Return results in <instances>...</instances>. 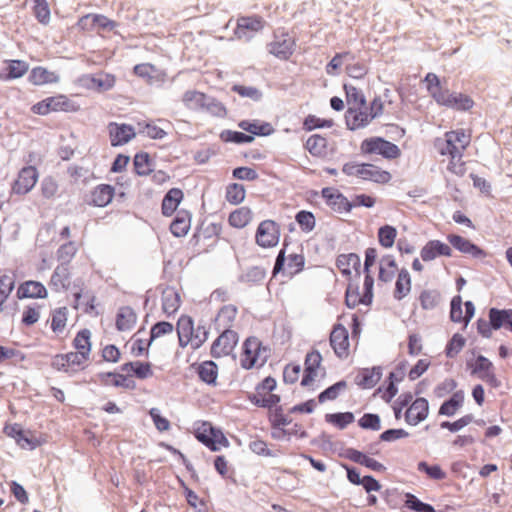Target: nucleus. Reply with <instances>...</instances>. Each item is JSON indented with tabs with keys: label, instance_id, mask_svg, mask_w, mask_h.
Masks as SVG:
<instances>
[{
	"label": "nucleus",
	"instance_id": "obj_1",
	"mask_svg": "<svg viewBox=\"0 0 512 512\" xmlns=\"http://www.w3.org/2000/svg\"><path fill=\"white\" fill-rule=\"evenodd\" d=\"M447 241L449 244L438 240L432 239L426 242L421 248L420 257L424 262H430L438 257H452L453 250L469 255L473 259L481 260L485 264H490L485 259L491 254L485 249L474 243L471 239L463 237L458 234H448Z\"/></svg>",
	"mask_w": 512,
	"mask_h": 512
},
{
	"label": "nucleus",
	"instance_id": "obj_2",
	"mask_svg": "<svg viewBox=\"0 0 512 512\" xmlns=\"http://www.w3.org/2000/svg\"><path fill=\"white\" fill-rule=\"evenodd\" d=\"M426 84V90L429 96L437 103V105L452 109L458 112H467L474 106V100L465 93L450 91L444 86L441 78L433 73L428 72L423 80Z\"/></svg>",
	"mask_w": 512,
	"mask_h": 512
},
{
	"label": "nucleus",
	"instance_id": "obj_3",
	"mask_svg": "<svg viewBox=\"0 0 512 512\" xmlns=\"http://www.w3.org/2000/svg\"><path fill=\"white\" fill-rule=\"evenodd\" d=\"M193 435L212 452H218L222 447L227 448L230 445L223 429L210 421H196L193 426Z\"/></svg>",
	"mask_w": 512,
	"mask_h": 512
},
{
	"label": "nucleus",
	"instance_id": "obj_4",
	"mask_svg": "<svg viewBox=\"0 0 512 512\" xmlns=\"http://www.w3.org/2000/svg\"><path fill=\"white\" fill-rule=\"evenodd\" d=\"M30 110L33 114L46 116L52 112L76 113L80 110V105L67 95L59 93L38 101Z\"/></svg>",
	"mask_w": 512,
	"mask_h": 512
},
{
	"label": "nucleus",
	"instance_id": "obj_5",
	"mask_svg": "<svg viewBox=\"0 0 512 512\" xmlns=\"http://www.w3.org/2000/svg\"><path fill=\"white\" fill-rule=\"evenodd\" d=\"M360 151L363 155H380L384 159H398L402 152L398 145L381 136L365 138L360 144Z\"/></svg>",
	"mask_w": 512,
	"mask_h": 512
},
{
	"label": "nucleus",
	"instance_id": "obj_6",
	"mask_svg": "<svg viewBox=\"0 0 512 512\" xmlns=\"http://www.w3.org/2000/svg\"><path fill=\"white\" fill-rule=\"evenodd\" d=\"M279 240L280 226L276 221L266 219L259 223L255 232V242L259 247L273 248L278 245Z\"/></svg>",
	"mask_w": 512,
	"mask_h": 512
},
{
	"label": "nucleus",
	"instance_id": "obj_7",
	"mask_svg": "<svg viewBox=\"0 0 512 512\" xmlns=\"http://www.w3.org/2000/svg\"><path fill=\"white\" fill-rule=\"evenodd\" d=\"M270 349L263 346L262 342L255 336L247 337L242 344L240 365L245 370H251L256 365L262 353Z\"/></svg>",
	"mask_w": 512,
	"mask_h": 512
},
{
	"label": "nucleus",
	"instance_id": "obj_8",
	"mask_svg": "<svg viewBox=\"0 0 512 512\" xmlns=\"http://www.w3.org/2000/svg\"><path fill=\"white\" fill-rule=\"evenodd\" d=\"M264 25V18L258 14L239 16L234 28V35L237 39L250 41L257 32L264 28Z\"/></svg>",
	"mask_w": 512,
	"mask_h": 512
},
{
	"label": "nucleus",
	"instance_id": "obj_9",
	"mask_svg": "<svg viewBox=\"0 0 512 512\" xmlns=\"http://www.w3.org/2000/svg\"><path fill=\"white\" fill-rule=\"evenodd\" d=\"M39 172L33 165H27L20 169L18 177L13 181L12 192L17 195L28 194L36 185Z\"/></svg>",
	"mask_w": 512,
	"mask_h": 512
},
{
	"label": "nucleus",
	"instance_id": "obj_10",
	"mask_svg": "<svg viewBox=\"0 0 512 512\" xmlns=\"http://www.w3.org/2000/svg\"><path fill=\"white\" fill-rule=\"evenodd\" d=\"M110 144L112 147H121L133 140L137 132L133 125L128 123L109 122L107 125Z\"/></svg>",
	"mask_w": 512,
	"mask_h": 512
},
{
	"label": "nucleus",
	"instance_id": "obj_11",
	"mask_svg": "<svg viewBox=\"0 0 512 512\" xmlns=\"http://www.w3.org/2000/svg\"><path fill=\"white\" fill-rule=\"evenodd\" d=\"M320 193L326 205L337 213H350L354 208L350 200L337 188L323 187Z\"/></svg>",
	"mask_w": 512,
	"mask_h": 512
},
{
	"label": "nucleus",
	"instance_id": "obj_12",
	"mask_svg": "<svg viewBox=\"0 0 512 512\" xmlns=\"http://www.w3.org/2000/svg\"><path fill=\"white\" fill-rule=\"evenodd\" d=\"M374 299V288L363 285L362 294L360 293L359 283L347 284L345 290V305L349 309H354L356 306L362 304L364 306H371Z\"/></svg>",
	"mask_w": 512,
	"mask_h": 512
},
{
	"label": "nucleus",
	"instance_id": "obj_13",
	"mask_svg": "<svg viewBox=\"0 0 512 512\" xmlns=\"http://www.w3.org/2000/svg\"><path fill=\"white\" fill-rule=\"evenodd\" d=\"M275 39L267 44V51L280 60H288L294 53L296 47V39L288 36L285 31L281 32L279 38L274 34Z\"/></svg>",
	"mask_w": 512,
	"mask_h": 512
},
{
	"label": "nucleus",
	"instance_id": "obj_14",
	"mask_svg": "<svg viewBox=\"0 0 512 512\" xmlns=\"http://www.w3.org/2000/svg\"><path fill=\"white\" fill-rule=\"evenodd\" d=\"M329 342L338 358L344 359L349 355V332L343 324H334L330 333Z\"/></svg>",
	"mask_w": 512,
	"mask_h": 512
},
{
	"label": "nucleus",
	"instance_id": "obj_15",
	"mask_svg": "<svg viewBox=\"0 0 512 512\" xmlns=\"http://www.w3.org/2000/svg\"><path fill=\"white\" fill-rule=\"evenodd\" d=\"M341 457L364 466L373 472L383 473L387 470L384 464L369 456L366 452L360 451L353 447L345 448L341 453Z\"/></svg>",
	"mask_w": 512,
	"mask_h": 512
},
{
	"label": "nucleus",
	"instance_id": "obj_16",
	"mask_svg": "<svg viewBox=\"0 0 512 512\" xmlns=\"http://www.w3.org/2000/svg\"><path fill=\"white\" fill-rule=\"evenodd\" d=\"M237 126L248 133L251 142L256 137H268L275 132V128L270 122L261 119H243L238 121Z\"/></svg>",
	"mask_w": 512,
	"mask_h": 512
},
{
	"label": "nucleus",
	"instance_id": "obj_17",
	"mask_svg": "<svg viewBox=\"0 0 512 512\" xmlns=\"http://www.w3.org/2000/svg\"><path fill=\"white\" fill-rule=\"evenodd\" d=\"M429 416V401L425 397H416L404 414L405 422L417 426Z\"/></svg>",
	"mask_w": 512,
	"mask_h": 512
},
{
	"label": "nucleus",
	"instance_id": "obj_18",
	"mask_svg": "<svg viewBox=\"0 0 512 512\" xmlns=\"http://www.w3.org/2000/svg\"><path fill=\"white\" fill-rule=\"evenodd\" d=\"M348 130L356 131L369 125L374 118L368 113V109L349 106L344 115Z\"/></svg>",
	"mask_w": 512,
	"mask_h": 512
},
{
	"label": "nucleus",
	"instance_id": "obj_19",
	"mask_svg": "<svg viewBox=\"0 0 512 512\" xmlns=\"http://www.w3.org/2000/svg\"><path fill=\"white\" fill-rule=\"evenodd\" d=\"M191 368L195 371L198 379L208 385L216 386L217 378L219 373L218 364L213 360H205L202 362H195L191 365Z\"/></svg>",
	"mask_w": 512,
	"mask_h": 512
},
{
	"label": "nucleus",
	"instance_id": "obj_20",
	"mask_svg": "<svg viewBox=\"0 0 512 512\" xmlns=\"http://www.w3.org/2000/svg\"><path fill=\"white\" fill-rule=\"evenodd\" d=\"M382 375L381 366L359 368L354 383L361 389H372L381 380Z\"/></svg>",
	"mask_w": 512,
	"mask_h": 512
},
{
	"label": "nucleus",
	"instance_id": "obj_21",
	"mask_svg": "<svg viewBox=\"0 0 512 512\" xmlns=\"http://www.w3.org/2000/svg\"><path fill=\"white\" fill-rule=\"evenodd\" d=\"M16 297L19 300L22 299H45L48 297V291L44 284L36 280H27L17 288Z\"/></svg>",
	"mask_w": 512,
	"mask_h": 512
},
{
	"label": "nucleus",
	"instance_id": "obj_22",
	"mask_svg": "<svg viewBox=\"0 0 512 512\" xmlns=\"http://www.w3.org/2000/svg\"><path fill=\"white\" fill-rule=\"evenodd\" d=\"M118 369L126 372L130 378L145 380L153 376L152 363L140 360L128 361L121 364Z\"/></svg>",
	"mask_w": 512,
	"mask_h": 512
},
{
	"label": "nucleus",
	"instance_id": "obj_23",
	"mask_svg": "<svg viewBox=\"0 0 512 512\" xmlns=\"http://www.w3.org/2000/svg\"><path fill=\"white\" fill-rule=\"evenodd\" d=\"M184 199L182 189L173 187L169 189L163 196L161 202V213L164 217H171L178 211L180 203Z\"/></svg>",
	"mask_w": 512,
	"mask_h": 512
},
{
	"label": "nucleus",
	"instance_id": "obj_24",
	"mask_svg": "<svg viewBox=\"0 0 512 512\" xmlns=\"http://www.w3.org/2000/svg\"><path fill=\"white\" fill-rule=\"evenodd\" d=\"M361 172L362 180L371 181L376 184H387L392 179V175L389 171L383 170L379 166L368 162H362Z\"/></svg>",
	"mask_w": 512,
	"mask_h": 512
},
{
	"label": "nucleus",
	"instance_id": "obj_25",
	"mask_svg": "<svg viewBox=\"0 0 512 512\" xmlns=\"http://www.w3.org/2000/svg\"><path fill=\"white\" fill-rule=\"evenodd\" d=\"M192 213L186 209H180L175 213L169 230L174 237L181 238L188 234L191 228Z\"/></svg>",
	"mask_w": 512,
	"mask_h": 512
},
{
	"label": "nucleus",
	"instance_id": "obj_26",
	"mask_svg": "<svg viewBox=\"0 0 512 512\" xmlns=\"http://www.w3.org/2000/svg\"><path fill=\"white\" fill-rule=\"evenodd\" d=\"M115 193L113 185L99 184L92 190L91 200L88 201V204L94 207H106L112 202Z\"/></svg>",
	"mask_w": 512,
	"mask_h": 512
},
{
	"label": "nucleus",
	"instance_id": "obj_27",
	"mask_svg": "<svg viewBox=\"0 0 512 512\" xmlns=\"http://www.w3.org/2000/svg\"><path fill=\"white\" fill-rule=\"evenodd\" d=\"M488 318L495 330L504 328L512 333V308L491 307L488 309Z\"/></svg>",
	"mask_w": 512,
	"mask_h": 512
},
{
	"label": "nucleus",
	"instance_id": "obj_28",
	"mask_svg": "<svg viewBox=\"0 0 512 512\" xmlns=\"http://www.w3.org/2000/svg\"><path fill=\"white\" fill-rule=\"evenodd\" d=\"M466 369L470 372L471 376L482 379L484 375L495 370V366L489 358L482 354H477L473 359L466 361Z\"/></svg>",
	"mask_w": 512,
	"mask_h": 512
},
{
	"label": "nucleus",
	"instance_id": "obj_29",
	"mask_svg": "<svg viewBox=\"0 0 512 512\" xmlns=\"http://www.w3.org/2000/svg\"><path fill=\"white\" fill-rule=\"evenodd\" d=\"M465 393L463 390H456L452 395L445 399L438 410L439 416L453 417L457 411L463 406Z\"/></svg>",
	"mask_w": 512,
	"mask_h": 512
},
{
	"label": "nucleus",
	"instance_id": "obj_30",
	"mask_svg": "<svg viewBox=\"0 0 512 512\" xmlns=\"http://www.w3.org/2000/svg\"><path fill=\"white\" fill-rule=\"evenodd\" d=\"M137 321V314L130 306L120 307L115 316V327L119 332L131 330Z\"/></svg>",
	"mask_w": 512,
	"mask_h": 512
},
{
	"label": "nucleus",
	"instance_id": "obj_31",
	"mask_svg": "<svg viewBox=\"0 0 512 512\" xmlns=\"http://www.w3.org/2000/svg\"><path fill=\"white\" fill-rule=\"evenodd\" d=\"M155 161L146 151H139L133 157V172L140 177L154 172Z\"/></svg>",
	"mask_w": 512,
	"mask_h": 512
},
{
	"label": "nucleus",
	"instance_id": "obj_32",
	"mask_svg": "<svg viewBox=\"0 0 512 512\" xmlns=\"http://www.w3.org/2000/svg\"><path fill=\"white\" fill-rule=\"evenodd\" d=\"M181 306V297L179 292L174 288L168 286L162 292V310L167 317L173 316Z\"/></svg>",
	"mask_w": 512,
	"mask_h": 512
},
{
	"label": "nucleus",
	"instance_id": "obj_33",
	"mask_svg": "<svg viewBox=\"0 0 512 512\" xmlns=\"http://www.w3.org/2000/svg\"><path fill=\"white\" fill-rule=\"evenodd\" d=\"M28 81L36 86L58 83L60 81V76L52 71H49L47 68L42 66H37L32 68L28 75Z\"/></svg>",
	"mask_w": 512,
	"mask_h": 512
},
{
	"label": "nucleus",
	"instance_id": "obj_34",
	"mask_svg": "<svg viewBox=\"0 0 512 512\" xmlns=\"http://www.w3.org/2000/svg\"><path fill=\"white\" fill-rule=\"evenodd\" d=\"M412 288V280L409 271L403 267L398 271L393 297L397 301L403 300L409 295Z\"/></svg>",
	"mask_w": 512,
	"mask_h": 512
},
{
	"label": "nucleus",
	"instance_id": "obj_35",
	"mask_svg": "<svg viewBox=\"0 0 512 512\" xmlns=\"http://www.w3.org/2000/svg\"><path fill=\"white\" fill-rule=\"evenodd\" d=\"M378 258V252L375 247H368L364 251V263H363V275H364V281L363 284L366 286V290H369V287L374 288V276L372 274V267L376 263Z\"/></svg>",
	"mask_w": 512,
	"mask_h": 512
},
{
	"label": "nucleus",
	"instance_id": "obj_36",
	"mask_svg": "<svg viewBox=\"0 0 512 512\" xmlns=\"http://www.w3.org/2000/svg\"><path fill=\"white\" fill-rule=\"evenodd\" d=\"M72 346L80 352L84 360H89L92 349L91 331L88 328L80 329L72 341Z\"/></svg>",
	"mask_w": 512,
	"mask_h": 512
},
{
	"label": "nucleus",
	"instance_id": "obj_37",
	"mask_svg": "<svg viewBox=\"0 0 512 512\" xmlns=\"http://www.w3.org/2000/svg\"><path fill=\"white\" fill-rule=\"evenodd\" d=\"M246 398L254 406L258 408H265L269 411L275 409L277 406H281L279 404L281 401V396L272 392L267 397H262L258 393L247 392Z\"/></svg>",
	"mask_w": 512,
	"mask_h": 512
},
{
	"label": "nucleus",
	"instance_id": "obj_38",
	"mask_svg": "<svg viewBox=\"0 0 512 512\" xmlns=\"http://www.w3.org/2000/svg\"><path fill=\"white\" fill-rule=\"evenodd\" d=\"M324 420L335 428L344 430L355 421V415L351 411L326 413Z\"/></svg>",
	"mask_w": 512,
	"mask_h": 512
},
{
	"label": "nucleus",
	"instance_id": "obj_39",
	"mask_svg": "<svg viewBox=\"0 0 512 512\" xmlns=\"http://www.w3.org/2000/svg\"><path fill=\"white\" fill-rule=\"evenodd\" d=\"M327 147L328 140L321 134L311 135L304 145V148L308 150L312 156L315 157L325 156L327 154Z\"/></svg>",
	"mask_w": 512,
	"mask_h": 512
},
{
	"label": "nucleus",
	"instance_id": "obj_40",
	"mask_svg": "<svg viewBox=\"0 0 512 512\" xmlns=\"http://www.w3.org/2000/svg\"><path fill=\"white\" fill-rule=\"evenodd\" d=\"M435 148L440 155L448 156L452 160L456 158L461 159L463 156L461 149L449 137H444V139L437 138L435 140Z\"/></svg>",
	"mask_w": 512,
	"mask_h": 512
},
{
	"label": "nucleus",
	"instance_id": "obj_41",
	"mask_svg": "<svg viewBox=\"0 0 512 512\" xmlns=\"http://www.w3.org/2000/svg\"><path fill=\"white\" fill-rule=\"evenodd\" d=\"M417 470L425 474L430 480L442 481L447 478L446 471L437 463L430 464L425 460H421L417 463Z\"/></svg>",
	"mask_w": 512,
	"mask_h": 512
},
{
	"label": "nucleus",
	"instance_id": "obj_42",
	"mask_svg": "<svg viewBox=\"0 0 512 512\" xmlns=\"http://www.w3.org/2000/svg\"><path fill=\"white\" fill-rule=\"evenodd\" d=\"M252 220V211L249 207L243 206L233 210L228 217L230 226L241 229L247 226Z\"/></svg>",
	"mask_w": 512,
	"mask_h": 512
},
{
	"label": "nucleus",
	"instance_id": "obj_43",
	"mask_svg": "<svg viewBox=\"0 0 512 512\" xmlns=\"http://www.w3.org/2000/svg\"><path fill=\"white\" fill-rule=\"evenodd\" d=\"M15 275H9L6 271L0 270V311L3 310V304L8 300L15 288Z\"/></svg>",
	"mask_w": 512,
	"mask_h": 512
},
{
	"label": "nucleus",
	"instance_id": "obj_44",
	"mask_svg": "<svg viewBox=\"0 0 512 512\" xmlns=\"http://www.w3.org/2000/svg\"><path fill=\"white\" fill-rule=\"evenodd\" d=\"M4 64L9 81L23 77L29 70L28 62L20 59H6Z\"/></svg>",
	"mask_w": 512,
	"mask_h": 512
},
{
	"label": "nucleus",
	"instance_id": "obj_45",
	"mask_svg": "<svg viewBox=\"0 0 512 512\" xmlns=\"http://www.w3.org/2000/svg\"><path fill=\"white\" fill-rule=\"evenodd\" d=\"M347 386V381L344 379H341L333 383L332 385L328 386L317 395L318 403L323 404L326 401L336 400L341 394V392H343L347 388Z\"/></svg>",
	"mask_w": 512,
	"mask_h": 512
},
{
	"label": "nucleus",
	"instance_id": "obj_46",
	"mask_svg": "<svg viewBox=\"0 0 512 512\" xmlns=\"http://www.w3.org/2000/svg\"><path fill=\"white\" fill-rule=\"evenodd\" d=\"M398 231L397 228L390 224H384L378 228V243L385 249L392 248L395 244Z\"/></svg>",
	"mask_w": 512,
	"mask_h": 512
},
{
	"label": "nucleus",
	"instance_id": "obj_47",
	"mask_svg": "<svg viewBox=\"0 0 512 512\" xmlns=\"http://www.w3.org/2000/svg\"><path fill=\"white\" fill-rule=\"evenodd\" d=\"M343 90L345 93L346 102L349 106L354 104V107L366 108L367 100L362 90L349 83H343Z\"/></svg>",
	"mask_w": 512,
	"mask_h": 512
},
{
	"label": "nucleus",
	"instance_id": "obj_48",
	"mask_svg": "<svg viewBox=\"0 0 512 512\" xmlns=\"http://www.w3.org/2000/svg\"><path fill=\"white\" fill-rule=\"evenodd\" d=\"M404 508L413 512H436L433 505L423 502L415 494L411 492L404 493Z\"/></svg>",
	"mask_w": 512,
	"mask_h": 512
},
{
	"label": "nucleus",
	"instance_id": "obj_49",
	"mask_svg": "<svg viewBox=\"0 0 512 512\" xmlns=\"http://www.w3.org/2000/svg\"><path fill=\"white\" fill-rule=\"evenodd\" d=\"M441 293L436 289H424L420 292L418 300L423 310H433L441 302Z\"/></svg>",
	"mask_w": 512,
	"mask_h": 512
},
{
	"label": "nucleus",
	"instance_id": "obj_50",
	"mask_svg": "<svg viewBox=\"0 0 512 512\" xmlns=\"http://www.w3.org/2000/svg\"><path fill=\"white\" fill-rule=\"evenodd\" d=\"M219 138L224 143H232L236 145H245L252 143L248 136V133L245 131L224 129L219 134Z\"/></svg>",
	"mask_w": 512,
	"mask_h": 512
},
{
	"label": "nucleus",
	"instance_id": "obj_51",
	"mask_svg": "<svg viewBox=\"0 0 512 512\" xmlns=\"http://www.w3.org/2000/svg\"><path fill=\"white\" fill-rule=\"evenodd\" d=\"M398 384L399 379L389 380V377H386L384 382L376 389V393L380 394L384 402L390 403L399 392Z\"/></svg>",
	"mask_w": 512,
	"mask_h": 512
},
{
	"label": "nucleus",
	"instance_id": "obj_52",
	"mask_svg": "<svg viewBox=\"0 0 512 512\" xmlns=\"http://www.w3.org/2000/svg\"><path fill=\"white\" fill-rule=\"evenodd\" d=\"M334 120L331 118H320L314 114H308L302 123V128L306 132H310L320 128H331Z\"/></svg>",
	"mask_w": 512,
	"mask_h": 512
},
{
	"label": "nucleus",
	"instance_id": "obj_53",
	"mask_svg": "<svg viewBox=\"0 0 512 512\" xmlns=\"http://www.w3.org/2000/svg\"><path fill=\"white\" fill-rule=\"evenodd\" d=\"M246 197V189L243 184L230 183L226 186L225 198L232 205L241 204Z\"/></svg>",
	"mask_w": 512,
	"mask_h": 512
},
{
	"label": "nucleus",
	"instance_id": "obj_54",
	"mask_svg": "<svg viewBox=\"0 0 512 512\" xmlns=\"http://www.w3.org/2000/svg\"><path fill=\"white\" fill-rule=\"evenodd\" d=\"M69 278L70 273L68 270L67 265L59 264L55 270L53 271V274L50 279V285L55 287V290H58V285H61V287L64 290H67L69 288Z\"/></svg>",
	"mask_w": 512,
	"mask_h": 512
},
{
	"label": "nucleus",
	"instance_id": "obj_55",
	"mask_svg": "<svg viewBox=\"0 0 512 512\" xmlns=\"http://www.w3.org/2000/svg\"><path fill=\"white\" fill-rule=\"evenodd\" d=\"M266 269L261 266H251L247 271L238 276L241 283L260 284L266 277Z\"/></svg>",
	"mask_w": 512,
	"mask_h": 512
},
{
	"label": "nucleus",
	"instance_id": "obj_56",
	"mask_svg": "<svg viewBox=\"0 0 512 512\" xmlns=\"http://www.w3.org/2000/svg\"><path fill=\"white\" fill-rule=\"evenodd\" d=\"M231 91L242 98H249L254 102H260L263 99V92L255 86L236 83L231 86Z\"/></svg>",
	"mask_w": 512,
	"mask_h": 512
},
{
	"label": "nucleus",
	"instance_id": "obj_57",
	"mask_svg": "<svg viewBox=\"0 0 512 512\" xmlns=\"http://www.w3.org/2000/svg\"><path fill=\"white\" fill-rule=\"evenodd\" d=\"M268 419L272 430L286 427L292 423V418L284 414L283 406H277L275 409L270 410Z\"/></svg>",
	"mask_w": 512,
	"mask_h": 512
},
{
	"label": "nucleus",
	"instance_id": "obj_58",
	"mask_svg": "<svg viewBox=\"0 0 512 512\" xmlns=\"http://www.w3.org/2000/svg\"><path fill=\"white\" fill-rule=\"evenodd\" d=\"M466 344V338L460 333H454L448 340L445 347V355L447 358H455Z\"/></svg>",
	"mask_w": 512,
	"mask_h": 512
},
{
	"label": "nucleus",
	"instance_id": "obj_59",
	"mask_svg": "<svg viewBox=\"0 0 512 512\" xmlns=\"http://www.w3.org/2000/svg\"><path fill=\"white\" fill-rule=\"evenodd\" d=\"M295 221L304 233L311 232L316 226L315 215L309 210H299L295 214Z\"/></svg>",
	"mask_w": 512,
	"mask_h": 512
},
{
	"label": "nucleus",
	"instance_id": "obj_60",
	"mask_svg": "<svg viewBox=\"0 0 512 512\" xmlns=\"http://www.w3.org/2000/svg\"><path fill=\"white\" fill-rule=\"evenodd\" d=\"M182 100L191 109L204 108L208 95L197 90H188L184 93Z\"/></svg>",
	"mask_w": 512,
	"mask_h": 512
},
{
	"label": "nucleus",
	"instance_id": "obj_61",
	"mask_svg": "<svg viewBox=\"0 0 512 512\" xmlns=\"http://www.w3.org/2000/svg\"><path fill=\"white\" fill-rule=\"evenodd\" d=\"M34 5L32 7L33 14L37 21L42 25H47L50 22L51 11L47 0H32Z\"/></svg>",
	"mask_w": 512,
	"mask_h": 512
},
{
	"label": "nucleus",
	"instance_id": "obj_62",
	"mask_svg": "<svg viewBox=\"0 0 512 512\" xmlns=\"http://www.w3.org/2000/svg\"><path fill=\"white\" fill-rule=\"evenodd\" d=\"M462 306L463 300L461 295H454L450 300L449 319L451 322L465 325Z\"/></svg>",
	"mask_w": 512,
	"mask_h": 512
},
{
	"label": "nucleus",
	"instance_id": "obj_63",
	"mask_svg": "<svg viewBox=\"0 0 512 512\" xmlns=\"http://www.w3.org/2000/svg\"><path fill=\"white\" fill-rule=\"evenodd\" d=\"M357 424L363 430L379 431L381 429V417L377 413H364L357 420Z\"/></svg>",
	"mask_w": 512,
	"mask_h": 512
},
{
	"label": "nucleus",
	"instance_id": "obj_64",
	"mask_svg": "<svg viewBox=\"0 0 512 512\" xmlns=\"http://www.w3.org/2000/svg\"><path fill=\"white\" fill-rule=\"evenodd\" d=\"M177 334L197 338L195 335L194 319L187 314H182L176 324Z\"/></svg>",
	"mask_w": 512,
	"mask_h": 512
}]
</instances>
